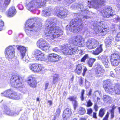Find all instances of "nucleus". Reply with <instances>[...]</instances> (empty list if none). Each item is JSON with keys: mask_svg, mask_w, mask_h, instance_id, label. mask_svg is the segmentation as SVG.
Segmentation results:
<instances>
[{"mask_svg": "<svg viewBox=\"0 0 120 120\" xmlns=\"http://www.w3.org/2000/svg\"><path fill=\"white\" fill-rule=\"evenodd\" d=\"M71 8H76L79 11L80 13L74 14V19L71 20L70 22V30L73 32H77L81 30H84L85 32L87 31V29H86L82 27V18L83 20L90 18V15L92 14L90 11L87 10V9L84 4L79 3H74L72 5Z\"/></svg>", "mask_w": 120, "mask_h": 120, "instance_id": "nucleus-1", "label": "nucleus"}, {"mask_svg": "<svg viewBox=\"0 0 120 120\" xmlns=\"http://www.w3.org/2000/svg\"><path fill=\"white\" fill-rule=\"evenodd\" d=\"M39 19L38 17H35L29 19L25 25L26 34L31 39H36L38 37L39 31L41 26Z\"/></svg>", "mask_w": 120, "mask_h": 120, "instance_id": "nucleus-2", "label": "nucleus"}, {"mask_svg": "<svg viewBox=\"0 0 120 120\" xmlns=\"http://www.w3.org/2000/svg\"><path fill=\"white\" fill-rule=\"evenodd\" d=\"M45 29V35L49 41L54 40L63 34V31L60 28L57 26L55 23L49 19L46 21Z\"/></svg>", "mask_w": 120, "mask_h": 120, "instance_id": "nucleus-3", "label": "nucleus"}, {"mask_svg": "<svg viewBox=\"0 0 120 120\" xmlns=\"http://www.w3.org/2000/svg\"><path fill=\"white\" fill-rule=\"evenodd\" d=\"M103 86L105 91L109 94H120V85L117 84L114 86L112 84L109 79L106 80L104 81L103 83Z\"/></svg>", "mask_w": 120, "mask_h": 120, "instance_id": "nucleus-4", "label": "nucleus"}, {"mask_svg": "<svg viewBox=\"0 0 120 120\" xmlns=\"http://www.w3.org/2000/svg\"><path fill=\"white\" fill-rule=\"evenodd\" d=\"M105 23L102 21H96L92 23V28L95 33H100L102 36L107 34L109 31L105 26Z\"/></svg>", "mask_w": 120, "mask_h": 120, "instance_id": "nucleus-5", "label": "nucleus"}, {"mask_svg": "<svg viewBox=\"0 0 120 120\" xmlns=\"http://www.w3.org/2000/svg\"><path fill=\"white\" fill-rule=\"evenodd\" d=\"M61 46V52L65 55L75 54L79 51L78 48L76 46L66 44Z\"/></svg>", "mask_w": 120, "mask_h": 120, "instance_id": "nucleus-6", "label": "nucleus"}, {"mask_svg": "<svg viewBox=\"0 0 120 120\" xmlns=\"http://www.w3.org/2000/svg\"><path fill=\"white\" fill-rule=\"evenodd\" d=\"M54 14L61 19L66 18L68 13V10L62 7L58 6L55 7L53 10Z\"/></svg>", "mask_w": 120, "mask_h": 120, "instance_id": "nucleus-7", "label": "nucleus"}, {"mask_svg": "<svg viewBox=\"0 0 120 120\" xmlns=\"http://www.w3.org/2000/svg\"><path fill=\"white\" fill-rule=\"evenodd\" d=\"M22 79L19 75H13L10 79L11 84V86L15 88L23 87L22 82Z\"/></svg>", "mask_w": 120, "mask_h": 120, "instance_id": "nucleus-8", "label": "nucleus"}, {"mask_svg": "<svg viewBox=\"0 0 120 120\" xmlns=\"http://www.w3.org/2000/svg\"><path fill=\"white\" fill-rule=\"evenodd\" d=\"M37 44L42 50L48 52L50 50L49 44L46 41L43 39H41L38 41Z\"/></svg>", "mask_w": 120, "mask_h": 120, "instance_id": "nucleus-9", "label": "nucleus"}, {"mask_svg": "<svg viewBox=\"0 0 120 120\" xmlns=\"http://www.w3.org/2000/svg\"><path fill=\"white\" fill-rule=\"evenodd\" d=\"M15 46H10L5 50V53L6 58L9 60L13 58L15 56Z\"/></svg>", "mask_w": 120, "mask_h": 120, "instance_id": "nucleus-10", "label": "nucleus"}, {"mask_svg": "<svg viewBox=\"0 0 120 120\" xmlns=\"http://www.w3.org/2000/svg\"><path fill=\"white\" fill-rule=\"evenodd\" d=\"M100 13L102 16L107 18L112 16L115 14V12L112 11V7L108 6H106L105 9L101 10Z\"/></svg>", "mask_w": 120, "mask_h": 120, "instance_id": "nucleus-11", "label": "nucleus"}, {"mask_svg": "<svg viewBox=\"0 0 120 120\" xmlns=\"http://www.w3.org/2000/svg\"><path fill=\"white\" fill-rule=\"evenodd\" d=\"M84 39L80 35L72 37L70 39L71 42L75 45H77L79 47L82 46L83 45Z\"/></svg>", "mask_w": 120, "mask_h": 120, "instance_id": "nucleus-12", "label": "nucleus"}, {"mask_svg": "<svg viewBox=\"0 0 120 120\" xmlns=\"http://www.w3.org/2000/svg\"><path fill=\"white\" fill-rule=\"evenodd\" d=\"M21 110L18 108L11 109L7 106H5L3 112L6 115L11 116H14L18 115Z\"/></svg>", "mask_w": 120, "mask_h": 120, "instance_id": "nucleus-13", "label": "nucleus"}, {"mask_svg": "<svg viewBox=\"0 0 120 120\" xmlns=\"http://www.w3.org/2000/svg\"><path fill=\"white\" fill-rule=\"evenodd\" d=\"M99 44V42L97 40L93 39H88L86 41V45L88 48L90 49L95 48Z\"/></svg>", "mask_w": 120, "mask_h": 120, "instance_id": "nucleus-14", "label": "nucleus"}, {"mask_svg": "<svg viewBox=\"0 0 120 120\" xmlns=\"http://www.w3.org/2000/svg\"><path fill=\"white\" fill-rule=\"evenodd\" d=\"M47 58L49 61L54 62H57L61 59L60 56L54 53L49 54Z\"/></svg>", "mask_w": 120, "mask_h": 120, "instance_id": "nucleus-15", "label": "nucleus"}, {"mask_svg": "<svg viewBox=\"0 0 120 120\" xmlns=\"http://www.w3.org/2000/svg\"><path fill=\"white\" fill-rule=\"evenodd\" d=\"M105 1L104 0H93L90 2V4L92 7L97 9L103 5Z\"/></svg>", "mask_w": 120, "mask_h": 120, "instance_id": "nucleus-16", "label": "nucleus"}, {"mask_svg": "<svg viewBox=\"0 0 120 120\" xmlns=\"http://www.w3.org/2000/svg\"><path fill=\"white\" fill-rule=\"evenodd\" d=\"M98 60H101L102 63L106 68L109 67L110 64L108 60V57L106 55H102L97 57Z\"/></svg>", "mask_w": 120, "mask_h": 120, "instance_id": "nucleus-17", "label": "nucleus"}, {"mask_svg": "<svg viewBox=\"0 0 120 120\" xmlns=\"http://www.w3.org/2000/svg\"><path fill=\"white\" fill-rule=\"evenodd\" d=\"M34 54L37 60L41 61H44L45 60V55L39 50L35 51Z\"/></svg>", "mask_w": 120, "mask_h": 120, "instance_id": "nucleus-18", "label": "nucleus"}, {"mask_svg": "<svg viewBox=\"0 0 120 120\" xmlns=\"http://www.w3.org/2000/svg\"><path fill=\"white\" fill-rule=\"evenodd\" d=\"M95 67L96 68L95 71V74L97 76H101L104 71L103 67L98 63H96Z\"/></svg>", "mask_w": 120, "mask_h": 120, "instance_id": "nucleus-19", "label": "nucleus"}, {"mask_svg": "<svg viewBox=\"0 0 120 120\" xmlns=\"http://www.w3.org/2000/svg\"><path fill=\"white\" fill-rule=\"evenodd\" d=\"M17 49L20 52L22 58L23 59V60L27 62L28 60H25L24 57L25 55V53L28 50V48L20 45L17 47Z\"/></svg>", "mask_w": 120, "mask_h": 120, "instance_id": "nucleus-20", "label": "nucleus"}, {"mask_svg": "<svg viewBox=\"0 0 120 120\" xmlns=\"http://www.w3.org/2000/svg\"><path fill=\"white\" fill-rule=\"evenodd\" d=\"M27 82L29 86L33 88L36 86L37 83L34 76L30 75L28 78Z\"/></svg>", "mask_w": 120, "mask_h": 120, "instance_id": "nucleus-21", "label": "nucleus"}, {"mask_svg": "<svg viewBox=\"0 0 120 120\" xmlns=\"http://www.w3.org/2000/svg\"><path fill=\"white\" fill-rule=\"evenodd\" d=\"M22 97L21 94L12 91V94L9 97V98L12 99L16 100L20 99Z\"/></svg>", "mask_w": 120, "mask_h": 120, "instance_id": "nucleus-22", "label": "nucleus"}, {"mask_svg": "<svg viewBox=\"0 0 120 120\" xmlns=\"http://www.w3.org/2000/svg\"><path fill=\"white\" fill-rule=\"evenodd\" d=\"M72 113V112L71 109L67 108L64 111L63 115V118L67 119L69 117Z\"/></svg>", "mask_w": 120, "mask_h": 120, "instance_id": "nucleus-23", "label": "nucleus"}, {"mask_svg": "<svg viewBox=\"0 0 120 120\" xmlns=\"http://www.w3.org/2000/svg\"><path fill=\"white\" fill-rule=\"evenodd\" d=\"M52 11V9L51 7L46 8L43 11L42 15L45 17L49 16Z\"/></svg>", "mask_w": 120, "mask_h": 120, "instance_id": "nucleus-24", "label": "nucleus"}, {"mask_svg": "<svg viewBox=\"0 0 120 120\" xmlns=\"http://www.w3.org/2000/svg\"><path fill=\"white\" fill-rule=\"evenodd\" d=\"M16 13V10L14 7H12L10 8L9 10L8 13L7 14V16L10 17L14 16Z\"/></svg>", "mask_w": 120, "mask_h": 120, "instance_id": "nucleus-25", "label": "nucleus"}, {"mask_svg": "<svg viewBox=\"0 0 120 120\" xmlns=\"http://www.w3.org/2000/svg\"><path fill=\"white\" fill-rule=\"evenodd\" d=\"M102 45V44H100L98 48L92 51L93 54L95 55H97L101 52L103 50Z\"/></svg>", "mask_w": 120, "mask_h": 120, "instance_id": "nucleus-26", "label": "nucleus"}, {"mask_svg": "<svg viewBox=\"0 0 120 120\" xmlns=\"http://www.w3.org/2000/svg\"><path fill=\"white\" fill-rule=\"evenodd\" d=\"M83 67V65L81 64H78L76 66V69L75 70V72L79 75L81 73Z\"/></svg>", "mask_w": 120, "mask_h": 120, "instance_id": "nucleus-27", "label": "nucleus"}, {"mask_svg": "<svg viewBox=\"0 0 120 120\" xmlns=\"http://www.w3.org/2000/svg\"><path fill=\"white\" fill-rule=\"evenodd\" d=\"M113 39L114 38L113 37L110 36L108 37L105 43L106 46L108 47L111 45Z\"/></svg>", "mask_w": 120, "mask_h": 120, "instance_id": "nucleus-28", "label": "nucleus"}, {"mask_svg": "<svg viewBox=\"0 0 120 120\" xmlns=\"http://www.w3.org/2000/svg\"><path fill=\"white\" fill-rule=\"evenodd\" d=\"M12 91L11 89H8L6 90L4 93H2L1 95L2 96H4L9 98L11 94H12Z\"/></svg>", "mask_w": 120, "mask_h": 120, "instance_id": "nucleus-29", "label": "nucleus"}, {"mask_svg": "<svg viewBox=\"0 0 120 120\" xmlns=\"http://www.w3.org/2000/svg\"><path fill=\"white\" fill-rule=\"evenodd\" d=\"M96 60L95 58H90L87 60V65L89 67H92L94 63Z\"/></svg>", "mask_w": 120, "mask_h": 120, "instance_id": "nucleus-30", "label": "nucleus"}, {"mask_svg": "<svg viewBox=\"0 0 120 120\" xmlns=\"http://www.w3.org/2000/svg\"><path fill=\"white\" fill-rule=\"evenodd\" d=\"M120 59L119 53L118 52L116 51L114 53L111 54L110 60L115 59Z\"/></svg>", "mask_w": 120, "mask_h": 120, "instance_id": "nucleus-31", "label": "nucleus"}, {"mask_svg": "<svg viewBox=\"0 0 120 120\" xmlns=\"http://www.w3.org/2000/svg\"><path fill=\"white\" fill-rule=\"evenodd\" d=\"M38 64H31L29 65V67L30 70L34 71L37 72V67H38Z\"/></svg>", "mask_w": 120, "mask_h": 120, "instance_id": "nucleus-32", "label": "nucleus"}, {"mask_svg": "<svg viewBox=\"0 0 120 120\" xmlns=\"http://www.w3.org/2000/svg\"><path fill=\"white\" fill-rule=\"evenodd\" d=\"M112 65L114 66H116L118 65L120 62V59H115L110 60Z\"/></svg>", "mask_w": 120, "mask_h": 120, "instance_id": "nucleus-33", "label": "nucleus"}, {"mask_svg": "<svg viewBox=\"0 0 120 120\" xmlns=\"http://www.w3.org/2000/svg\"><path fill=\"white\" fill-rule=\"evenodd\" d=\"M78 112L79 114H80L81 115H83L86 112L85 109L83 107H80L78 109Z\"/></svg>", "mask_w": 120, "mask_h": 120, "instance_id": "nucleus-34", "label": "nucleus"}, {"mask_svg": "<svg viewBox=\"0 0 120 120\" xmlns=\"http://www.w3.org/2000/svg\"><path fill=\"white\" fill-rule=\"evenodd\" d=\"M58 75L55 74H54L53 76V83L55 84L58 81V79L59 78Z\"/></svg>", "mask_w": 120, "mask_h": 120, "instance_id": "nucleus-35", "label": "nucleus"}, {"mask_svg": "<svg viewBox=\"0 0 120 120\" xmlns=\"http://www.w3.org/2000/svg\"><path fill=\"white\" fill-rule=\"evenodd\" d=\"M37 68V72L42 71L44 69V68L42 65L41 64H38Z\"/></svg>", "mask_w": 120, "mask_h": 120, "instance_id": "nucleus-36", "label": "nucleus"}, {"mask_svg": "<svg viewBox=\"0 0 120 120\" xmlns=\"http://www.w3.org/2000/svg\"><path fill=\"white\" fill-rule=\"evenodd\" d=\"M111 97L106 95H104L103 97V99L105 101L108 102L111 100Z\"/></svg>", "mask_w": 120, "mask_h": 120, "instance_id": "nucleus-37", "label": "nucleus"}, {"mask_svg": "<svg viewBox=\"0 0 120 120\" xmlns=\"http://www.w3.org/2000/svg\"><path fill=\"white\" fill-rule=\"evenodd\" d=\"M11 0H5L4 3L3 5V7H4V9L6 10V7L8 5L10 2Z\"/></svg>", "mask_w": 120, "mask_h": 120, "instance_id": "nucleus-38", "label": "nucleus"}, {"mask_svg": "<svg viewBox=\"0 0 120 120\" xmlns=\"http://www.w3.org/2000/svg\"><path fill=\"white\" fill-rule=\"evenodd\" d=\"M105 109L104 108H101L100 110L99 115L100 117H102L105 114Z\"/></svg>", "mask_w": 120, "mask_h": 120, "instance_id": "nucleus-39", "label": "nucleus"}, {"mask_svg": "<svg viewBox=\"0 0 120 120\" xmlns=\"http://www.w3.org/2000/svg\"><path fill=\"white\" fill-rule=\"evenodd\" d=\"M72 104L74 110H75L78 105V102L76 100L72 102Z\"/></svg>", "mask_w": 120, "mask_h": 120, "instance_id": "nucleus-40", "label": "nucleus"}, {"mask_svg": "<svg viewBox=\"0 0 120 120\" xmlns=\"http://www.w3.org/2000/svg\"><path fill=\"white\" fill-rule=\"evenodd\" d=\"M116 107L113 106L112 107V109L111 110V118H112L114 117V110L116 108Z\"/></svg>", "mask_w": 120, "mask_h": 120, "instance_id": "nucleus-41", "label": "nucleus"}, {"mask_svg": "<svg viewBox=\"0 0 120 120\" xmlns=\"http://www.w3.org/2000/svg\"><path fill=\"white\" fill-rule=\"evenodd\" d=\"M12 61L13 62H12L13 63V64L15 65H17L19 64V62L18 60L16 59L15 58H12Z\"/></svg>", "mask_w": 120, "mask_h": 120, "instance_id": "nucleus-42", "label": "nucleus"}, {"mask_svg": "<svg viewBox=\"0 0 120 120\" xmlns=\"http://www.w3.org/2000/svg\"><path fill=\"white\" fill-rule=\"evenodd\" d=\"M61 111V109L60 108H58L57 109L56 116H55V118L59 116L60 115Z\"/></svg>", "mask_w": 120, "mask_h": 120, "instance_id": "nucleus-43", "label": "nucleus"}, {"mask_svg": "<svg viewBox=\"0 0 120 120\" xmlns=\"http://www.w3.org/2000/svg\"><path fill=\"white\" fill-rule=\"evenodd\" d=\"M88 56H89L88 54H85L81 59V61L83 62H85V60L88 58Z\"/></svg>", "mask_w": 120, "mask_h": 120, "instance_id": "nucleus-44", "label": "nucleus"}, {"mask_svg": "<svg viewBox=\"0 0 120 120\" xmlns=\"http://www.w3.org/2000/svg\"><path fill=\"white\" fill-rule=\"evenodd\" d=\"M84 92L85 90H82L81 92V96L80 97L81 100L82 101H83L84 99Z\"/></svg>", "mask_w": 120, "mask_h": 120, "instance_id": "nucleus-45", "label": "nucleus"}, {"mask_svg": "<svg viewBox=\"0 0 120 120\" xmlns=\"http://www.w3.org/2000/svg\"><path fill=\"white\" fill-rule=\"evenodd\" d=\"M75 0H66L65 1V3L67 5H68L72 2H74Z\"/></svg>", "mask_w": 120, "mask_h": 120, "instance_id": "nucleus-46", "label": "nucleus"}, {"mask_svg": "<svg viewBox=\"0 0 120 120\" xmlns=\"http://www.w3.org/2000/svg\"><path fill=\"white\" fill-rule=\"evenodd\" d=\"M19 120H27V118L24 115H22Z\"/></svg>", "mask_w": 120, "mask_h": 120, "instance_id": "nucleus-47", "label": "nucleus"}, {"mask_svg": "<svg viewBox=\"0 0 120 120\" xmlns=\"http://www.w3.org/2000/svg\"><path fill=\"white\" fill-rule=\"evenodd\" d=\"M4 25V22L1 20H0V31L2 30L3 26Z\"/></svg>", "mask_w": 120, "mask_h": 120, "instance_id": "nucleus-48", "label": "nucleus"}, {"mask_svg": "<svg viewBox=\"0 0 120 120\" xmlns=\"http://www.w3.org/2000/svg\"><path fill=\"white\" fill-rule=\"evenodd\" d=\"M87 107L91 106L93 104V103L92 102L91 100H89L87 102Z\"/></svg>", "mask_w": 120, "mask_h": 120, "instance_id": "nucleus-49", "label": "nucleus"}, {"mask_svg": "<svg viewBox=\"0 0 120 120\" xmlns=\"http://www.w3.org/2000/svg\"><path fill=\"white\" fill-rule=\"evenodd\" d=\"M75 98L74 96H70L68 98V99L71 101H74L75 100Z\"/></svg>", "mask_w": 120, "mask_h": 120, "instance_id": "nucleus-50", "label": "nucleus"}, {"mask_svg": "<svg viewBox=\"0 0 120 120\" xmlns=\"http://www.w3.org/2000/svg\"><path fill=\"white\" fill-rule=\"evenodd\" d=\"M116 39V41H120V32L118 33L117 34Z\"/></svg>", "mask_w": 120, "mask_h": 120, "instance_id": "nucleus-51", "label": "nucleus"}, {"mask_svg": "<svg viewBox=\"0 0 120 120\" xmlns=\"http://www.w3.org/2000/svg\"><path fill=\"white\" fill-rule=\"evenodd\" d=\"M114 20L116 22H120V18L118 16H116L114 19Z\"/></svg>", "mask_w": 120, "mask_h": 120, "instance_id": "nucleus-52", "label": "nucleus"}, {"mask_svg": "<svg viewBox=\"0 0 120 120\" xmlns=\"http://www.w3.org/2000/svg\"><path fill=\"white\" fill-rule=\"evenodd\" d=\"M87 114L89 115L91 114L92 112V110L91 108L87 109Z\"/></svg>", "mask_w": 120, "mask_h": 120, "instance_id": "nucleus-53", "label": "nucleus"}, {"mask_svg": "<svg viewBox=\"0 0 120 120\" xmlns=\"http://www.w3.org/2000/svg\"><path fill=\"white\" fill-rule=\"evenodd\" d=\"M109 113L107 112L105 117L103 119V120H108V118L109 116Z\"/></svg>", "mask_w": 120, "mask_h": 120, "instance_id": "nucleus-54", "label": "nucleus"}, {"mask_svg": "<svg viewBox=\"0 0 120 120\" xmlns=\"http://www.w3.org/2000/svg\"><path fill=\"white\" fill-rule=\"evenodd\" d=\"M52 50L55 52H58L60 51V49H58L57 47H55L52 49Z\"/></svg>", "mask_w": 120, "mask_h": 120, "instance_id": "nucleus-55", "label": "nucleus"}, {"mask_svg": "<svg viewBox=\"0 0 120 120\" xmlns=\"http://www.w3.org/2000/svg\"><path fill=\"white\" fill-rule=\"evenodd\" d=\"M18 6L19 9L20 10H22L23 9V5L21 4H20L18 5Z\"/></svg>", "mask_w": 120, "mask_h": 120, "instance_id": "nucleus-56", "label": "nucleus"}, {"mask_svg": "<svg viewBox=\"0 0 120 120\" xmlns=\"http://www.w3.org/2000/svg\"><path fill=\"white\" fill-rule=\"evenodd\" d=\"M83 79L82 78H80L79 80V84L81 86H82V85Z\"/></svg>", "mask_w": 120, "mask_h": 120, "instance_id": "nucleus-57", "label": "nucleus"}, {"mask_svg": "<svg viewBox=\"0 0 120 120\" xmlns=\"http://www.w3.org/2000/svg\"><path fill=\"white\" fill-rule=\"evenodd\" d=\"M87 69L85 67L83 69V72L82 73V75L83 76H84L85 73L86 72V71H87Z\"/></svg>", "mask_w": 120, "mask_h": 120, "instance_id": "nucleus-58", "label": "nucleus"}, {"mask_svg": "<svg viewBox=\"0 0 120 120\" xmlns=\"http://www.w3.org/2000/svg\"><path fill=\"white\" fill-rule=\"evenodd\" d=\"M89 82L88 81L86 80L85 85V86H86L87 87H88L89 86Z\"/></svg>", "mask_w": 120, "mask_h": 120, "instance_id": "nucleus-59", "label": "nucleus"}, {"mask_svg": "<svg viewBox=\"0 0 120 120\" xmlns=\"http://www.w3.org/2000/svg\"><path fill=\"white\" fill-rule=\"evenodd\" d=\"M49 85V83L48 82H47L45 84V90H46L47 89Z\"/></svg>", "mask_w": 120, "mask_h": 120, "instance_id": "nucleus-60", "label": "nucleus"}, {"mask_svg": "<svg viewBox=\"0 0 120 120\" xmlns=\"http://www.w3.org/2000/svg\"><path fill=\"white\" fill-rule=\"evenodd\" d=\"M98 106L97 105L95 104L94 106V108L95 111H98Z\"/></svg>", "mask_w": 120, "mask_h": 120, "instance_id": "nucleus-61", "label": "nucleus"}, {"mask_svg": "<svg viewBox=\"0 0 120 120\" xmlns=\"http://www.w3.org/2000/svg\"><path fill=\"white\" fill-rule=\"evenodd\" d=\"M93 117L94 118H97L96 116V112H94L93 113Z\"/></svg>", "mask_w": 120, "mask_h": 120, "instance_id": "nucleus-62", "label": "nucleus"}, {"mask_svg": "<svg viewBox=\"0 0 120 120\" xmlns=\"http://www.w3.org/2000/svg\"><path fill=\"white\" fill-rule=\"evenodd\" d=\"M92 91V90L91 89H90L87 95L89 96H90L91 94Z\"/></svg>", "mask_w": 120, "mask_h": 120, "instance_id": "nucleus-63", "label": "nucleus"}, {"mask_svg": "<svg viewBox=\"0 0 120 120\" xmlns=\"http://www.w3.org/2000/svg\"><path fill=\"white\" fill-rule=\"evenodd\" d=\"M87 118V117L86 116L85 117H82L80 118V119L81 120H86Z\"/></svg>", "mask_w": 120, "mask_h": 120, "instance_id": "nucleus-64", "label": "nucleus"}]
</instances>
